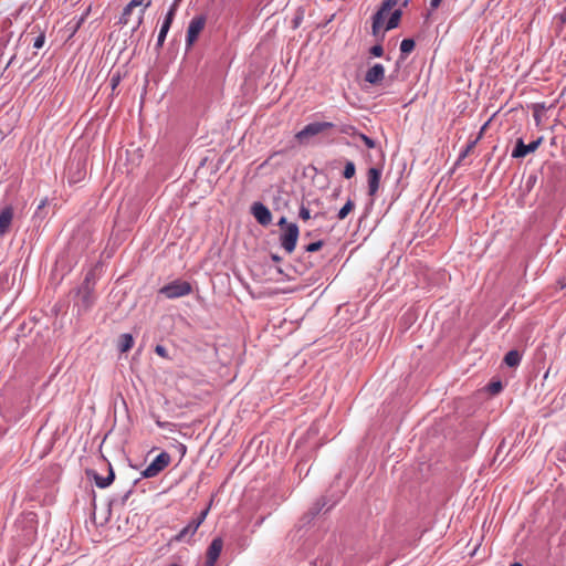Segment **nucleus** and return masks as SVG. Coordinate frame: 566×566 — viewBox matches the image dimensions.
Here are the masks:
<instances>
[{"label": "nucleus", "instance_id": "f257e3e1", "mask_svg": "<svg viewBox=\"0 0 566 566\" xmlns=\"http://www.w3.org/2000/svg\"><path fill=\"white\" fill-rule=\"evenodd\" d=\"M151 6V0H130L124 8L118 23L127 25L132 21V17L135 14V27L133 31L137 30L143 21L146 10Z\"/></svg>", "mask_w": 566, "mask_h": 566}, {"label": "nucleus", "instance_id": "f03ea898", "mask_svg": "<svg viewBox=\"0 0 566 566\" xmlns=\"http://www.w3.org/2000/svg\"><path fill=\"white\" fill-rule=\"evenodd\" d=\"M298 235L300 230L296 223H290L283 228L280 234V243L286 253L291 254L295 250Z\"/></svg>", "mask_w": 566, "mask_h": 566}, {"label": "nucleus", "instance_id": "7ed1b4c3", "mask_svg": "<svg viewBox=\"0 0 566 566\" xmlns=\"http://www.w3.org/2000/svg\"><path fill=\"white\" fill-rule=\"evenodd\" d=\"M192 291L191 285L187 281L176 280L159 290V293L167 298H177L190 294Z\"/></svg>", "mask_w": 566, "mask_h": 566}, {"label": "nucleus", "instance_id": "20e7f679", "mask_svg": "<svg viewBox=\"0 0 566 566\" xmlns=\"http://www.w3.org/2000/svg\"><path fill=\"white\" fill-rule=\"evenodd\" d=\"M171 461L169 453L161 452L158 454L155 460L142 472V476L149 479L158 475L163 470H165Z\"/></svg>", "mask_w": 566, "mask_h": 566}, {"label": "nucleus", "instance_id": "39448f33", "mask_svg": "<svg viewBox=\"0 0 566 566\" xmlns=\"http://www.w3.org/2000/svg\"><path fill=\"white\" fill-rule=\"evenodd\" d=\"M332 127H334V124L331 122L311 123V124L306 125L302 130L296 133L295 138L298 142H304V140L308 139L310 137L316 136Z\"/></svg>", "mask_w": 566, "mask_h": 566}, {"label": "nucleus", "instance_id": "423d86ee", "mask_svg": "<svg viewBox=\"0 0 566 566\" xmlns=\"http://www.w3.org/2000/svg\"><path fill=\"white\" fill-rule=\"evenodd\" d=\"M206 25V17L205 15H198L195 17L187 29L186 34V43L188 46H191L198 39L199 34L202 32Z\"/></svg>", "mask_w": 566, "mask_h": 566}, {"label": "nucleus", "instance_id": "0eeeda50", "mask_svg": "<svg viewBox=\"0 0 566 566\" xmlns=\"http://www.w3.org/2000/svg\"><path fill=\"white\" fill-rule=\"evenodd\" d=\"M543 143V137H538L536 140L525 145L522 139H517L515 148L513 149L512 157L513 158H523L526 155L534 153Z\"/></svg>", "mask_w": 566, "mask_h": 566}, {"label": "nucleus", "instance_id": "6e6552de", "mask_svg": "<svg viewBox=\"0 0 566 566\" xmlns=\"http://www.w3.org/2000/svg\"><path fill=\"white\" fill-rule=\"evenodd\" d=\"M223 547V541L220 537L214 538L207 549L206 566H214Z\"/></svg>", "mask_w": 566, "mask_h": 566}, {"label": "nucleus", "instance_id": "1a4fd4ad", "mask_svg": "<svg viewBox=\"0 0 566 566\" xmlns=\"http://www.w3.org/2000/svg\"><path fill=\"white\" fill-rule=\"evenodd\" d=\"M252 214L256 221L262 226H268L272 221L271 211L261 202H255L252 206Z\"/></svg>", "mask_w": 566, "mask_h": 566}, {"label": "nucleus", "instance_id": "9d476101", "mask_svg": "<svg viewBox=\"0 0 566 566\" xmlns=\"http://www.w3.org/2000/svg\"><path fill=\"white\" fill-rule=\"evenodd\" d=\"M14 210L12 206H6L0 210V237L7 234L10 230Z\"/></svg>", "mask_w": 566, "mask_h": 566}, {"label": "nucleus", "instance_id": "9b49d317", "mask_svg": "<svg viewBox=\"0 0 566 566\" xmlns=\"http://www.w3.org/2000/svg\"><path fill=\"white\" fill-rule=\"evenodd\" d=\"M381 178V169L371 167L367 171V180H368V195L374 197L378 189Z\"/></svg>", "mask_w": 566, "mask_h": 566}, {"label": "nucleus", "instance_id": "f8f14e48", "mask_svg": "<svg viewBox=\"0 0 566 566\" xmlns=\"http://www.w3.org/2000/svg\"><path fill=\"white\" fill-rule=\"evenodd\" d=\"M385 77V67L377 63L374 66H371L365 75V81L369 84H378L380 83Z\"/></svg>", "mask_w": 566, "mask_h": 566}, {"label": "nucleus", "instance_id": "ddd939ff", "mask_svg": "<svg viewBox=\"0 0 566 566\" xmlns=\"http://www.w3.org/2000/svg\"><path fill=\"white\" fill-rule=\"evenodd\" d=\"M199 524L191 520L187 526H185L175 537L174 541L176 542H182L186 541L187 537H191L196 534L197 530L199 528Z\"/></svg>", "mask_w": 566, "mask_h": 566}, {"label": "nucleus", "instance_id": "4468645a", "mask_svg": "<svg viewBox=\"0 0 566 566\" xmlns=\"http://www.w3.org/2000/svg\"><path fill=\"white\" fill-rule=\"evenodd\" d=\"M133 344H134V339H133L132 335L123 334L118 338L117 349L120 353H126L133 347Z\"/></svg>", "mask_w": 566, "mask_h": 566}, {"label": "nucleus", "instance_id": "2eb2a0df", "mask_svg": "<svg viewBox=\"0 0 566 566\" xmlns=\"http://www.w3.org/2000/svg\"><path fill=\"white\" fill-rule=\"evenodd\" d=\"M114 479H115V474H114V471L111 465L108 468V475L106 478H103L99 475L94 476L95 484L101 489H105V488L109 486L113 483Z\"/></svg>", "mask_w": 566, "mask_h": 566}, {"label": "nucleus", "instance_id": "dca6fc26", "mask_svg": "<svg viewBox=\"0 0 566 566\" xmlns=\"http://www.w3.org/2000/svg\"><path fill=\"white\" fill-rule=\"evenodd\" d=\"M401 14H402L401 10H399V9L395 10V11L391 13V15H390L389 20L387 21V24H386L385 30H386V31H389V30H391V29L397 28V27H398V24H399V22H400Z\"/></svg>", "mask_w": 566, "mask_h": 566}, {"label": "nucleus", "instance_id": "f3484780", "mask_svg": "<svg viewBox=\"0 0 566 566\" xmlns=\"http://www.w3.org/2000/svg\"><path fill=\"white\" fill-rule=\"evenodd\" d=\"M398 0H384L379 10L377 11V21L380 19L381 13H388L396 4Z\"/></svg>", "mask_w": 566, "mask_h": 566}, {"label": "nucleus", "instance_id": "a211bd4d", "mask_svg": "<svg viewBox=\"0 0 566 566\" xmlns=\"http://www.w3.org/2000/svg\"><path fill=\"white\" fill-rule=\"evenodd\" d=\"M355 208V203L353 200L348 199L347 202L340 208L338 211V219L344 220Z\"/></svg>", "mask_w": 566, "mask_h": 566}, {"label": "nucleus", "instance_id": "6ab92c4d", "mask_svg": "<svg viewBox=\"0 0 566 566\" xmlns=\"http://www.w3.org/2000/svg\"><path fill=\"white\" fill-rule=\"evenodd\" d=\"M415 41L412 39H403L400 43V51L402 54H409L415 49Z\"/></svg>", "mask_w": 566, "mask_h": 566}, {"label": "nucleus", "instance_id": "aec40b11", "mask_svg": "<svg viewBox=\"0 0 566 566\" xmlns=\"http://www.w3.org/2000/svg\"><path fill=\"white\" fill-rule=\"evenodd\" d=\"M387 14L388 13H381L380 19L378 20V23H376L377 22V12L373 17L371 29H373V34L374 35H377L379 30L382 28V24H384V21H385V18H386Z\"/></svg>", "mask_w": 566, "mask_h": 566}, {"label": "nucleus", "instance_id": "412c9836", "mask_svg": "<svg viewBox=\"0 0 566 566\" xmlns=\"http://www.w3.org/2000/svg\"><path fill=\"white\" fill-rule=\"evenodd\" d=\"M503 386H502V382L500 380H493L491 381L488 386H486V391L494 396V395H497L501 392Z\"/></svg>", "mask_w": 566, "mask_h": 566}, {"label": "nucleus", "instance_id": "4be33fe9", "mask_svg": "<svg viewBox=\"0 0 566 566\" xmlns=\"http://www.w3.org/2000/svg\"><path fill=\"white\" fill-rule=\"evenodd\" d=\"M178 2H179V0H175V2L172 3V6L170 7L169 11L167 12V14L165 17L164 23L171 25L175 13L177 11Z\"/></svg>", "mask_w": 566, "mask_h": 566}, {"label": "nucleus", "instance_id": "5701e85b", "mask_svg": "<svg viewBox=\"0 0 566 566\" xmlns=\"http://www.w3.org/2000/svg\"><path fill=\"white\" fill-rule=\"evenodd\" d=\"M169 28H170L169 24L163 22L160 31H159V34H158V38H157L158 45H163L164 44L166 35H167V33L169 31Z\"/></svg>", "mask_w": 566, "mask_h": 566}, {"label": "nucleus", "instance_id": "b1692460", "mask_svg": "<svg viewBox=\"0 0 566 566\" xmlns=\"http://www.w3.org/2000/svg\"><path fill=\"white\" fill-rule=\"evenodd\" d=\"M355 172H356V168H355V165L353 161H348L346 165H345V168H344V171H343V176L346 178V179H350L352 177L355 176Z\"/></svg>", "mask_w": 566, "mask_h": 566}, {"label": "nucleus", "instance_id": "393cba45", "mask_svg": "<svg viewBox=\"0 0 566 566\" xmlns=\"http://www.w3.org/2000/svg\"><path fill=\"white\" fill-rule=\"evenodd\" d=\"M521 363V356H505L504 364L507 367H517Z\"/></svg>", "mask_w": 566, "mask_h": 566}, {"label": "nucleus", "instance_id": "a878e982", "mask_svg": "<svg viewBox=\"0 0 566 566\" xmlns=\"http://www.w3.org/2000/svg\"><path fill=\"white\" fill-rule=\"evenodd\" d=\"M358 136L368 148L375 147V142L370 137H368L367 135L361 134V133H359Z\"/></svg>", "mask_w": 566, "mask_h": 566}, {"label": "nucleus", "instance_id": "bb28decb", "mask_svg": "<svg viewBox=\"0 0 566 566\" xmlns=\"http://www.w3.org/2000/svg\"><path fill=\"white\" fill-rule=\"evenodd\" d=\"M323 247V241L312 242L306 247L307 252H316Z\"/></svg>", "mask_w": 566, "mask_h": 566}, {"label": "nucleus", "instance_id": "cd10ccee", "mask_svg": "<svg viewBox=\"0 0 566 566\" xmlns=\"http://www.w3.org/2000/svg\"><path fill=\"white\" fill-rule=\"evenodd\" d=\"M298 214H300V218H301V219H303L304 221H307V220H310V219H311V212H310V209H308V208H306V207H304V206H302V207L300 208V213H298Z\"/></svg>", "mask_w": 566, "mask_h": 566}, {"label": "nucleus", "instance_id": "c85d7f7f", "mask_svg": "<svg viewBox=\"0 0 566 566\" xmlns=\"http://www.w3.org/2000/svg\"><path fill=\"white\" fill-rule=\"evenodd\" d=\"M370 53L374 55V56H377V57H380L382 54H384V49L381 45L377 44V45H374L371 49H370Z\"/></svg>", "mask_w": 566, "mask_h": 566}, {"label": "nucleus", "instance_id": "c756f323", "mask_svg": "<svg viewBox=\"0 0 566 566\" xmlns=\"http://www.w3.org/2000/svg\"><path fill=\"white\" fill-rule=\"evenodd\" d=\"M44 41H45V36L44 34H40L39 36H36V39L34 40V43H33V46L35 49H41L43 45H44Z\"/></svg>", "mask_w": 566, "mask_h": 566}, {"label": "nucleus", "instance_id": "7c9ffc66", "mask_svg": "<svg viewBox=\"0 0 566 566\" xmlns=\"http://www.w3.org/2000/svg\"><path fill=\"white\" fill-rule=\"evenodd\" d=\"M209 512V507H207L205 511L200 513V515L196 518H193L199 525L203 523Z\"/></svg>", "mask_w": 566, "mask_h": 566}, {"label": "nucleus", "instance_id": "2f4dec72", "mask_svg": "<svg viewBox=\"0 0 566 566\" xmlns=\"http://www.w3.org/2000/svg\"><path fill=\"white\" fill-rule=\"evenodd\" d=\"M119 81H120V76H119V74H114V75L112 76V78H111V85H112V88H113V90L118 85Z\"/></svg>", "mask_w": 566, "mask_h": 566}, {"label": "nucleus", "instance_id": "473e14b6", "mask_svg": "<svg viewBox=\"0 0 566 566\" xmlns=\"http://www.w3.org/2000/svg\"><path fill=\"white\" fill-rule=\"evenodd\" d=\"M83 302L85 303L86 306H90L91 303H92V301H91V293H90L87 287H86L85 295L83 296Z\"/></svg>", "mask_w": 566, "mask_h": 566}, {"label": "nucleus", "instance_id": "72a5a7b5", "mask_svg": "<svg viewBox=\"0 0 566 566\" xmlns=\"http://www.w3.org/2000/svg\"><path fill=\"white\" fill-rule=\"evenodd\" d=\"M290 223L287 222L286 218L285 217H282L279 222H277V226L281 228V230H283L284 227L289 226Z\"/></svg>", "mask_w": 566, "mask_h": 566}, {"label": "nucleus", "instance_id": "f704fd0d", "mask_svg": "<svg viewBox=\"0 0 566 566\" xmlns=\"http://www.w3.org/2000/svg\"><path fill=\"white\" fill-rule=\"evenodd\" d=\"M441 1H442V0H430V8H431L432 10H434V9L439 8V6L441 4Z\"/></svg>", "mask_w": 566, "mask_h": 566}, {"label": "nucleus", "instance_id": "c9c22d12", "mask_svg": "<svg viewBox=\"0 0 566 566\" xmlns=\"http://www.w3.org/2000/svg\"><path fill=\"white\" fill-rule=\"evenodd\" d=\"M350 130H355V128L353 126H346L344 128L340 129L342 133H346L348 134Z\"/></svg>", "mask_w": 566, "mask_h": 566}, {"label": "nucleus", "instance_id": "e433bc0d", "mask_svg": "<svg viewBox=\"0 0 566 566\" xmlns=\"http://www.w3.org/2000/svg\"><path fill=\"white\" fill-rule=\"evenodd\" d=\"M155 350H156V354H165V349L161 345H157Z\"/></svg>", "mask_w": 566, "mask_h": 566}, {"label": "nucleus", "instance_id": "4c0bfd02", "mask_svg": "<svg viewBox=\"0 0 566 566\" xmlns=\"http://www.w3.org/2000/svg\"><path fill=\"white\" fill-rule=\"evenodd\" d=\"M272 259H273V261H275V262H280V261H281V258H280V256H277V255H275V254H273V255H272Z\"/></svg>", "mask_w": 566, "mask_h": 566}, {"label": "nucleus", "instance_id": "58836bf2", "mask_svg": "<svg viewBox=\"0 0 566 566\" xmlns=\"http://www.w3.org/2000/svg\"><path fill=\"white\" fill-rule=\"evenodd\" d=\"M506 354L513 355V354H518V352L516 349H511Z\"/></svg>", "mask_w": 566, "mask_h": 566}, {"label": "nucleus", "instance_id": "ea45409f", "mask_svg": "<svg viewBox=\"0 0 566 566\" xmlns=\"http://www.w3.org/2000/svg\"><path fill=\"white\" fill-rule=\"evenodd\" d=\"M511 566H523L521 563H514Z\"/></svg>", "mask_w": 566, "mask_h": 566}, {"label": "nucleus", "instance_id": "a19ab883", "mask_svg": "<svg viewBox=\"0 0 566 566\" xmlns=\"http://www.w3.org/2000/svg\"><path fill=\"white\" fill-rule=\"evenodd\" d=\"M470 148H471V147H468V148H467V151L464 153V155H463V156H465V155H467V153H468V151H470Z\"/></svg>", "mask_w": 566, "mask_h": 566}, {"label": "nucleus", "instance_id": "79ce46f5", "mask_svg": "<svg viewBox=\"0 0 566 566\" xmlns=\"http://www.w3.org/2000/svg\"><path fill=\"white\" fill-rule=\"evenodd\" d=\"M170 566H179V565H177V564H171Z\"/></svg>", "mask_w": 566, "mask_h": 566}]
</instances>
